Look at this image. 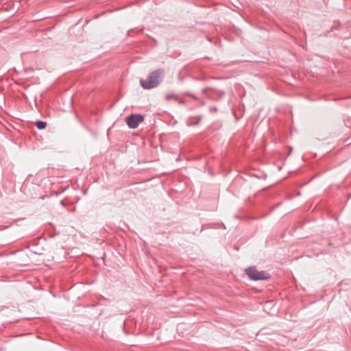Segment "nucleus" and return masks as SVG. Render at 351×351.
Here are the masks:
<instances>
[{"label": "nucleus", "mask_w": 351, "mask_h": 351, "mask_svg": "<svg viewBox=\"0 0 351 351\" xmlns=\"http://www.w3.org/2000/svg\"><path fill=\"white\" fill-rule=\"evenodd\" d=\"M337 28V26L334 25L333 27L331 29V30L336 29Z\"/></svg>", "instance_id": "11"}, {"label": "nucleus", "mask_w": 351, "mask_h": 351, "mask_svg": "<svg viewBox=\"0 0 351 351\" xmlns=\"http://www.w3.org/2000/svg\"><path fill=\"white\" fill-rule=\"evenodd\" d=\"M143 121L144 116L141 114H132L125 118V122L131 129L136 128Z\"/></svg>", "instance_id": "3"}, {"label": "nucleus", "mask_w": 351, "mask_h": 351, "mask_svg": "<svg viewBox=\"0 0 351 351\" xmlns=\"http://www.w3.org/2000/svg\"><path fill=\"white\" fill-rule=\"evenodd\" d=\"M60 204L63 205V201H60Z\"/></svg>", "instance_id": "12"}, {"label": "nucleus", "mask_w": 351, "mask_h": 351, "mask_svg": "<svg viewBox=\"0 0 351 351\" xmlns=\"http://www.w3.org/2000/svg\"><path fill=\"white\" fill-rule=\"evenodd\" d=\"M209 89V88H205L202 90V93H206L207 90Z\"/></svg>", "instance_id": "10"}, {"label": "nucleus", "mask_w": 351, "mask_h": 351, "mask_svg": "<svg viewBox=\"0 0 351 351\" xmlns=\"http://www.w3.org/2000/svg\"><path fill=\"white\" fill-rule=\"evenodd\" d=\"M166 100L169 101L171 99H174L175 100H178V96L173 93H169L166 95Z\"/></svg>", "instance_id": "5"}, {"label": "nucleus", "mask_w": 351, "mask_h": 351, "mask_svg": "<svg viewBox=\"0 0 351 351\" xmlns=\"http://www.w3.org/2000/svg\"><path fill=\"white\" fill-rule=\"evenodd\" d=\"M202 115H199L197 117H195L194 119H196L197 121L193 123L194 125H197L199 120L202 119Z\"/></svg>", "instance_id": "7"}, {"label": "nucleus", "mask_w": 351, "mask_h": 351, "mask_svg": "<svg viewBox=\"0 0 351 351\" xmlns=\"http://www.w3.org/2000/svg\"><path fill=\"white\" fill-rule=\"evenodd\" d=\"M210 112H217V108L216 107H210Z\"/></svg>", "instance_id": "9"}, {"label": "nucleus", "mask_w": 351, "mask_h": 351, "mask_svg": "<svg viewBox=\"0 0 351 351\" xmlns=\"http://www.w3.org/2000/svg\"><path fill=\"white\" fill-rule=\"evenodd\" d=\"M245 274L254 281L267 280L270 278V274L264 271H258L255 267H249L245 269Z\"/></svg>", "instance_id": "2"}, {"label": "nucleus", "mask_w": 351, "mask_h": 351, "mask_svg": "<svg viewBox=\"0 0 351 351\" xmlns=\"http://www.w3.org/2000/svg\"><path fill=\"white\" fill-rule=\"evenodd\" d=\"M35 124L37 128L40 130H44L47 127V122L40 120L36 121Z\"/></svg>", "instance_id": "4"}, {"label": "nucleus", "mask_w": 351, "mask_h": 351, "mask_svg": "<svg viewBox=\"0 0 351 351\" xmlns=\"http://www.w3.org/2000/svg\"><path fill=\"white\" fill-rule=\"evenodd\" d=\"M180 104H186V101L184 99H180L178 97V100H176Z\"/></svg>", "instance_id": "8"}, {"label": "nucleus", "mask_w": 351, "mask_h": 351, "mask_svg": "<svg viewBox=\"0 0 351 351\" xmlns=\"http://www.w3.org/2000/svg\"><path fill=\"white\" fill-rule=\"evenodd\" d=\"M164 70L158 69L152 72L145 80H141L140 84L144 89H152L157 87L162 82L161 75L163 74Z\"/></svg>", "instance_id": "1"}, {"label": "nucleus", "mask_w": 351, "mask_h": 351, "mask_svg": "<svg viewBox=\"0 0 351 351\" xmlns=\"http://www.w3.org/2000/svg\"><path fill=\"white\" fill-rule=\"evenodd\" d=\"M183 95L191 97L193 99H194L195 100H198V98L195 95H193V93H189V92L184 93Z\"/></svg>", "instance_id": "6"}]
</instances>
